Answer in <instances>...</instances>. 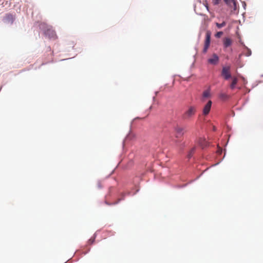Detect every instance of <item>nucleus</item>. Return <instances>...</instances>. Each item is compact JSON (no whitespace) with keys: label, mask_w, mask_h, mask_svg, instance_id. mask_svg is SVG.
Instances as JSON below:
<instances>
[{"label":"nucleus","mask_w":263,"mask_h":263,"mask_svg":"<svg viewBox=\"0 0 263 263\" xmlns=\"http://www.w3.org/2000/svg\"><path fill=\"white\" fill-rule=\"evenodd\" d=\"M196 111V108L194 106H190L182 115L183 120H189L194 116Z\"/></svg>","instance_id":"obj_1"},{"label":"nucleus","mask_w":263,"mask_h":263,"mask_svg":"<svg viewBox=\"0 0 263 263\" xmlns=\"http://www.w3.org/2000/svg\"><path fill=\"white\" fill-rule=\"evenodd\" d=\"M211 33L210 31H207L205 34V39L204 41V48L203 49V52L206 53L208 48H209L211 43Z\"/></svg>","instance_id":"obj_2"},{"label":"nucleus","mask_w":263,"mask_h":263,"mask_svg":"<svg viewBox=\"0 0 263 263\" xmlns=\"http://www.w3.org/2000/svg\"><path fill=\"white\" fill-rule=\"evenodd\" d=\"M221 76L226 79L228 80L231 77L230 73V66L223 67L221 71Z\"/></svg>","instance_id":"obj_3"},{"label":"nucleus","mask_w":263,"mask_h":263,"mask_svg":"<svg viewBox=\"0 0 263 263\" xmlns=\"http://www.w3.org/2000/svg\"><path fill=\"white\" fill-rule=\"evenodd\" d=\"M45 35L50 39L54 40L57 38L55 31L51 28H47L44 31Z\"/></svg>","instance_id":"obj_4"},{"label":"nucleus","mask_w":263,"mask_h":263,"mask_svg":"<svg viewBox=\"0 0 263 263\" xmlns=\"http://www.w3.org/2000/svg\"><path fill=\"white\" fill-rule=\"evenodd\" d=\"M174 130L175 132V136L176 138L181 137L184 134V128L178 125L175 127Z\"/></svg>","instance_id":"obj_5"},{"label":"nucleus","mask_w":263,"mask_h":263,"mask_svg":"<svg viewBox=\"0 0 263 263\" xmlns=\"http://www.w3.org/2000/svg\"><path fill=\"white\" fill-rule=\"evenodd\" d=\"M224 1L232 10L235 11L237 9L236 2L235 0H224Z\"/></svg>","instance_id":"obj_6"},{"label":"nucleus","mask_w":263,"mask_h":263,"mask_svg":"<svg viewBox=\"0 0 263 263\" xmlns=\"http://www.w3.org/2000/svg\"><path fill=\"white\" fill-rule=\"evenodd\" d=\"M212 102L211 100H209L208 103L205 105L203 108V114L204 116H206L210 112L211 108Z\"/></svg>","instance_id":"obj_7"},{"label":"nucleus","mask_w":263,"mask_h":263,"mask_svg":"<svg viewBox=\"0 0 263 263\" xmlns=\"http://www.w3.org/2000/svg\"><path fill=\"white\" fill-rule=\"evenodd\" d=\"M197 143L202 148H204L208 145V143L204 138H199L198 140Z\"/></svg>","instance_id":"obj_8"},{"label":"nucleus","mask_w":263,"mask_h":263,"mask_svg":"<svg viewBox=\"0 0 263 263\" xmlns=\"http://www.w3.org/2000/svg\"><path fill=\"white\" fill-rule=\"evenodd\" d=\"M219 61V58L216 54H213L212 57L208 60V62L213 65H216Z\"/></svg>","instance_id":"obj_9"},{"label":"nucleus","mask_w":263,"mask_h":263,"mask_svg":"<svg viewBox=\"0 0 263 263\" xmlns=\"http://www.w3.org/2000/svg\"><path fill=\"white\" fill-rule=\"evenodd\" d=\"M211 97V91L210 89L209 88L205 90H204L202 95L201 100L202 102H204L205 99L209 98Z\"/></svg>","instance_id":"obj_10"},{"label":"nucleus","mask_w":263,"mask_h":263,"mask_svg":"<svg viewBox=\"0 0 263 263\" xmlns=\"http://www.w3.org/2000/svg\"><path fill=\"white\" fill-rule=\"evenodd\" d=\"M232 44V40L229 37H225L223 39V44L225 48L230 46Z\"/></svg>","instance_id":"obj_11"},{"label":"nucleus","mask_w":263,"mask_h":263,"mask_svg":"<svg viewBox=\"0 0 263 263\" xmlns=\"http://www.w3.org/2000/svg\"><path fill=\"white\" fill-rule=\"evenodd\" d=\"M5 22L8 23L12 24L14 21L13 16L12 14H8L5 17Z\"/></svg>","instance_id":"obj_12"},{"label":"nucleus","mask_w":263,"mask_h":263,"mask_svg":"<svg viewBox=\"0 0 263 263\" xmlns=\"http://www.w3.org/2000/svg\"><path fill=\"white\" fill-rule=\"evenodd\" d=\"M238 81V79L236 78H234L233 79L232 82L230 85V87L231 89H234L235 87L236 84H237Z\"/></svg>","instance_id":"obj_13"},{"label":"nucleus","mask_w":263,"mask_h":263,"mask_svg":"<svg viewBox=\"0 0 263 263\" xmlns=\"http://www.w3.org/2000/svg\"><path fill=\"white\" fill-rule=\"evenodd\" d=\"M226 25V22H223L222 23H216V26L218 28H221L224 26H225Z\"/></svg>","instance_id":"obj_14"},{"label":"nucleus","mask_w":263,"mask_h":263,"mask_svg":"<svg viewBox=\"0 0 263 263\" xmlns=\"http://www.w3.org/2000/svg\"><path fill=\"white\" fill-rule=\"evenodd\" d=\"M223 34V32L222 31H219V32H217L215 34V36L217 38H219L221 36V35Z\"/></svg>","instance_id":"obj_15"},{"label":"nucleus","mask_w":263,"mask_h":263,"mask_svg":"<svg viewBox=\"0 0 263 263\" xmlns=\"http://www.w3.org/2000/svg\"><path fill=\"white\" fill-rule=\"evenodd\" d=\"M220 98L222 99H226L228 98V96L223 93H221L220 94Z\"/></svg>","instance_id":"obj_16"},{"label":"nucleus","mask_w":263,"mask_h":263,"mask_svg":"<svg viewBox=\"0 0 263 263\" xmlns=\"http://www.w3.org/2000/svg\"><path fill=\"white\" fill-rule=\"evenodd\" d=\"M195 147H193L191 150V151L190 152L189 155H188V157L189 158H191L193 155V154L194 153V151H195Z\"/></svg>","instance_id":"obj_17"},{"label":"nucleus","mask_w":263,"mask_h":263,"mask_svg":"<svg viewBox=\"0 0 263 263\" xmlns=\"http://www.w3.org/2000/svg\"><path fill=\"white\" fill-rule=\"evenodd\" d=\"M221 0H213L214 5H218Z\"/></svg>","instance_id":"obj_18"},{"label":"nucleus","mask_w":263,"mask_h":263,"mask_svg":"<svg viewBox=\"0 0 263 263\" xmlns=\"http://www.w3.org/2000/svg\"><path fill=\"white\" fill-rule=\"evenodd\" d=\"M94 240H95V238H93V239H91H91H90L89 240V242L90 243H92L93 242Z\"/></svg>","instance_id":"obj_19"},{"label":"nucleus","mask_w":263,"mask_h":263,"mask_svg":"<svg viewBox=\"0 0 263 263\" xmlns=\"http://www.w3.org/2000/svg\"><path fill=\"white\" fill-rule=\"evenodd\" d=\"M213 129L215 130V127H213Z\"/></svg>","instance_id":"obj_20"},{"label":"nucleus","mask_w":263,"mask_h":263,"mask_svg":"<svg viewBox=\"0 0 263 263\" xmlns=\"http://www.w3.org/2000/svg\"><path fill=\"white\" fill-rule=\"evenodd\" d=\"M118 202H115L114 204H117Z\"/></svg>","instance_id":"obj_21"}]
</instances>
